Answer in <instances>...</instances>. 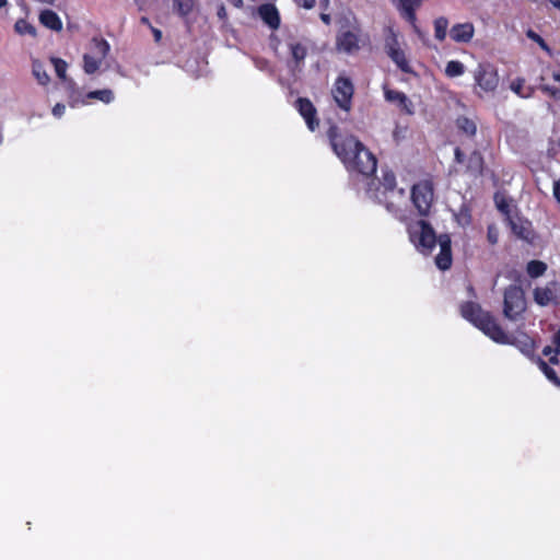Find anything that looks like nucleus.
<instances>
[{"instance_id":"bb28decb","label":"nucleus","mask_w":560,"mask_h":560,"mask_svg":"<svg viewBox=\"0 0 560 560\" xmlns=\"http://www.w3.org/2000/svg\"><path fill=\"white\" fill-rule=\"evenodd\" d=\"M465 73V66L458 60H451L446 63L445 74L448 78H455Z\"/></svg>"},{"instance_id":"dca6fc26","label":"nucleus","mask_w":560,"mask_h":560,"mask_svg":"<svg viewBox=\"0 0 560 560\" xmlns=\"http://www.w3.org/2000/svg\"><path fill=\"white\" fill-rule=\"evenodd\" d=\"M475 34L472 23H457L451 27L450 36L456 43H469Z\"/></svg>"},{"instance_id":"de8ad7c7","label":"nucleus","mask_w":560,"mask_h":560,"mask_svg":"<svg viewBox=\"0 0 560 560\" xmlns=\"http://www.w3.org/2000/svg\"><path fill=\"white\" fill-rule=\"evenodd\" d=\"M140 23L148 26L149 28H151L153 25L151 24L150 20L148 16H141L140 18Z\"/></svg>"},{"instance_id":"c756f323","label":"nucleus","mask_w":560,"mask_h":560,"mask_svg":"<svg viewBox=\"0 0 560 560\" xmlns=\"http://www.w3.org/2000/svg\"><path fill=\"white\" fill-rule=\"evenodd\" d=\"M14 30L16 33H19L20 35H25V34H30L32 36H35L36 35V30L35 27L30 24L26 20L24 19H19L15 24H14Z\"/></svg>"},{"instance_id":"aec40b11","label":"nucleus","mask_w":560,"mask_h":560,"mask_svg":"<svg viewBox=\"0 0 560 560\" xmlns=\"http://www.w3.org/2000/svg\"><path fill=\"white\" fill-rule=\"evenodd\" d=\"M392 61L397 66V68L404 73H413V70L406 57L405 51L400 49L393 50L389 55H387Z\"/></svg>"},{"instance_id":"7ed1b4c3","label":"nucleus","mask_w":560,"mask_h":560,"mask_svg":"<svg viewBox=\"0 0 560 560\" xmlns=\"http://www.w3.org/2000/svg\"><path fill=\"white\" fill-rule=\"evenodd\" d=\"M410 242L416 248L424 254L432 253L436 243H439L440 252L435 257V265L440 270H448L452 267V240L450 234L443 233L436 236L432 225L425 220H418L410 223L407 228Z\"/></svg>"},{"instance_id":"49530a36","label":"nucleus","mask_w":560,"mask_h":560,"mask_svg":"<svg viewBox=\"0 0 560 560\" xmlns=\"http://www.w3.org/2000/svg\"><path fill=\"white\" fill-rule=\"evenodd\" d=\"M228 2L235 7V8H242L243 7V0H228Z\"/></svg>"},{"instance_id":"72a5a7b5","label":"nucleus","mask_w":560,"mask_h":560,"mask_svg":"<svg viewBox=\"0 0 560 560\" xmlns=\"http://www.w3.org/2000/svg\"><path fill=\"white\" fill-rule=\"evenodd\" d=\"M384 48L387 55L393 52V50L400 49L398 37L394 32H390V34L386 37Z\"/></svg>"},{"instance_id":"20e7f679","label":"nucleus","mask_w":560,"mask_h":560,"mask_svg":"<svg viewBox=\"0 0 560 560\" xmlns=\"http://www.w3.org/2000/svg\"><path fill=\"white\" fill-rule=\"evenodd\" d=\"M380 186V201L389 212H400L401 206L406 202V190L397 187L396 175L392 170L382 171Z\"/></svg>"},{"instance_id":"2f4dec72","label":"nucleus","mask_w":560,"mask_h":560,"mask_svg":"<svg viewBox=\"0 0 560 560\" xmlns=\"http://www.w3.org/2000/svg\"><path fill=\"white\" fill-rule=\"evenodd\" d=\"M92 43L98 58L103 60L109 51V44L104 38H93Z\"/></svg>"},{"instance_id":"4be33fe9","label":"nucleus","mask_w":560,"mask_h":560,"mask_svg":"<svg viewBox=\"0 0 560 560\" xmlns=\"http://www.w3.org/2000/svg\"><path fill=\"white\" fill-rule=\"evenodd\" d=\"M457 128L468 137H474L477 132V126L474 120L466 116H459L456 119Z\"/></svg>"},{"instance_id":"f257e3e1","label":"nucleus","mask_w":560,"mask_h":560,"mask_svg":"<svg viewBox=\"0 0 560 560\" xmlns=\"http://www.w3.org/2000/svg\"><path fill=\"white\" fill-rule=\"evenodd\" d=\"M327 136L334 153L349 173L372 177L377 170L376 156L353 135L331 126Z\"/></svg>"},{"instance_id":"6e6552de","label":"nucleus","mask_w":560,"mask_h":560,"mask_svg":"<svg viewBox=\"0 0 560 560\" xmlns=\"http://www.w3.org/2000/svg\"><path fill=\"white\" fill-rule=\"evenodd\" d=\"M454 160L457 164L463 165V173L472 178L483 175L485 159L479 150H474L466 155L459 147L454 150Z\"/></svg>"},{"instance_id":"6ab92c4d","label":"nucleus","mask_w":560,"mask_h":560,"mask_svg":"<svg viewBox=\"0 0 560 560\" xmlns=\"http://www.w3.org/2000/svg\"><path fill=\"white\" fill-rule=\"evenodd\" d=\"M39 22L51 31L59 32L62 30V22L58 14L52 10H44L39 14Z\"/></svg>"},{"instance_id":"b1692460","label":"nucleus","mask_w":560,"mask_h":560,"mask_svg":"<svg viewBox=\"0 0 560 560\" xmlns=\"http://www.w3.org/2000/svg\"><path fill=\"white\" fill-rule=\"evenodd\" d=\"M448 20L445 16H440L434 20V37L439 42H443L447 35Z\"/></svg>"},{"instance_id":"9d476101","label":"nucleus","mask_w":560,"mask_h":560,"mask_svg":"<svg viewBox=\"0 0 560 560\" xmlns=\"http://www.w3.org/2000/svg\"><path fill=\"white\" fill-rule=\"evenodd\" d=\"M353 94L354 85L351 79L346 75H338L331 89V95L338 107L345 112H350Z\"/></svg>"},{"instance_id":"e433bc0d","label":"nucleus","mask_w":560,"mask_h":560,"mask_svg":"<svg viewBox=\"0 0 560 560\" xmlns=\"http://www.w3.org/2000/svg\"><path fill=\"white\" fill-rule=\"evenodd\" d=\"M539 90L545 93L546 95H548L550 98H552L553 101H560V89L559 88H556V86H551V85H548V84H542L539 86Z\"/></svg>"},{"instance_id":"c9c22d12","label":"nucleus","mask_w":560,"mask_h":560,"mask_svg":"<svg viewBox=\"0 0 560 560\" xmlns=\"http://www.w3.org/2000/svg\"><path fill=\"white\" fill-rule=\"evenodd\" d=\"M33 73L38 80V82L43 85H46L50 80L49 75L46 73V71L43 69L40 65L33 66Z\"/></svg>"},{"instance_id":"1a4fd4ad","label":"nucleus","mask_w":560,"mask_h":560,"mask_svg":"<svg viewBox=\"0 0 560 560\" xmlns=\"http://www.w3.org/2000/svg\"><path fill=\"white\" fill-rule=\"evenodd\" d=\"M474 80L477 88L483 93H493L500 82L498 69L490 62H480L474 70Z\"/></svg>"},{"instance_id":"09e8293b","label":"nucleus","mask_w":560,"mask_h":560,"mask_svg":"<svg viewBox=\"0 0 560 560\" xmlns=\"http://www.w3.org/2000/svg\"><path fill=\"white\" fill-rule=\"evenodd\" d=\"M320 7L324 10H327L329 7V0H319Z\"/></svg>"},{"instance_id":"39448f33","label":"nucleus","mask_w":560,"mask_h":560,"mask_svg":"<svg viewBox=\"0 0 560 560\" xmlns=\"http://www.w3.org/2000/svg\"><path fill=\"white\" fill-rule=\"evenodd\" d=\"M527 308L524 290L516 284L508 285L503 291V316L516 322L522 318Z\"/></svg>"},{"instance_id":"473e14b6","label":"nucleus","mask_w":560,"mask_h":560,"mask_svg":"<svg viewBox=\"0 0 560 560\" xmlns=\"http://www.w3.org/2000/svg\"><path fill=\"white\" fill-rule=\"evenodd\" d=\"M553 347V355L549 358V362L551 364H558L559 363V354H560V329L557 330L552 336L551 345Z\"/></svg>"},{"instance_id":"3c124183","label":"nucleus","mask_w":560,"mask_h":560,"mask_svg":"<svg viewBox=\"0 0 560 560\" xmlns=\"http://www.w3.org/2000/svg\"><path fill=\"white\" fill-rule=\"evenodd\" d=\"M467 290H468L469 295H472V296L475 295V289H474V287L471 284H469L467 287Z\"/></svg>"},{"instance_id":"f3484780","label":"nucleus","mask_w":560,"mask_h":560,"mask_svg":"<svg viewBox=\"0 0 560 560\" xmlns=\"http://www.w3.org/2000/svg\"><path fill=\"white\" fill-rule=\"evenodd\" d=\"M384 96L387 102L396 103L401 110L412 114L411 102L404 92L397 90L385 89Z\"/></svg>"},{"instance_id":"8fccbe9b","label":"nucleus","mask_w":560,"mask_h":560,"mask_svg":"<svg viewBox=\"0 0 560 560\" xmlns=\"http://www.w3.org/2000/svg\"><path fill=\"white\" fill-rule=\"evenodd\" d=\"M552 78H553L555 81L560 82V70L553 72Z\"/></svg>"},{"instance_id":"a19ab883","label":"nucleus","mask_w":560,"mask_h":560,"mask_svg":"<svg viewBox=\"0 0 560 560\" xmlns=\"http://www.w3.org/2000/svg\"><path fill=\"white\" fill-rule=\"evenodd\" d=\"M65 109H66V106L63 104H60V103H57L54 107H52V114L55 117H61L65 113Z\"/></svg>"},{"instance_id":"7c9ffc66","label":"nucleus","mask_w":560,"mask_h":560,"mask_svg":"<svg viewBox=\"0 0 560 560\" xmlns=\"http://www.w3.org/2000/svg\"><path fill=\"white\" fill-rule=\"evenodd\" d=\"M51 62L55 67L57 77L60 80L66 81L67 80V68H68L67 62L63 59L57 58V57H52Z\"/></svg>"},{"instance_id":"423d86ee","label":"nucleus","mask_w":560,"mask_h":560,"mask_svg":"<svg viewBox=\"0 0 560 560\" xmlns=\"http://www.w3.org/2000/svg\"><path fill=\"white\" fill-rule=\"evenodd\" d=\"M363 31L354 23L349 26H341L336 35V50L347 55H354L361 49Z\"/></svg>"},{"instance_id":"a18cd8bd","label":"nucleus","mask_w":560,"mask_h":560,"mask_svg":"<svg viewBox=\"0 0 560 560\" xmlns=\"http://www.w3.org/2000/svg\"><path fill=\"white\" fill-rule=\"evenodd\" d=\"M320 20H322L326 25H329V24H330V22H331L330 14L322 12V13H320Z\"/></svg>"},{"instance_id":"4c0bfd02","label":"nucleus","mask_w":560,"mask_h":560,"mask_svg":"<svg viewBox=\"0 0 560 560\" xmlns=\"http://www.w3.org/2000/svg\"><path fill=\"white\" fill-rule=\"evenodd\" d=\"M497 208L501 213H503L506 217V221H509V217H512L510 214V206L509 202L505 199H501L497 201Z\"/></svg>"},{"instance_id":"2eb2a0df","label":"nucleus","mask_w":560,"mask_h":560,"mask_svg":"<svg viewBox=\"0 0 560 560\" xmlns=\"http://www.w3.org/2000/svg\"><path fill=\"white\" fill-rule=\"evenodd\" d=\"M257 13L262 22L271 30H278L280 27V13L275 4L264 3L258 7Z\"/></svg>"},{"instance_id":"c85d7f7f","label":"nucleus","mask_w":560,"mask_h":560,"mask_svg":"<svg viewBox=\"0 0 560 560\" xmlns=\"http://www.w3.org/2000/svg\"><path fill=\"white\" fill-rule=\"evenodd\" d=\"M86 97L88 98H96V100L102 101L103 103L108 104L114 100V94H113L112 90L104 89V90L92 91V92L88 93Z\"/></svg>"},{"instance_id":"5701e85b","label":"nucleus","mask_w":560,"mask_h":560,"mask_svg":"<svg viewBox=\"0 0 560 560\" xmlns=\"http://www.w3.org/2000/svg\"><path fill=\"white\" fill-rule=\"evenodd\" d=\"M547 268L546 262L534 259L527 262L526 272L530 278L536 279L541 277L547 271Z\"/></svg>"},{"instance_id":"f8f14e48","label":"nucleus","mask_w":560,"mask_h":560,"mask_svg":"<svg viewBox=\"0 0 560 560\" xmlns=\"http://www.w3.org/2000/svg\"><path fill=\"white\" fill-rule=\"evenodd\" d=\"M400 16L406 20L415 31H418L416 11L420 8L422 0H390Z\"/></svg>"},{"instance_id":"58836bf2","label":"nucleus","mask_w":560,"mask_h":560,"mask_svg":"<svg viewBox=\"0 0 560 560\" xmlns=\"http://www.w3.org/2000/svg\"><path fill=\"white\" fill-rule=\"evenodd\" d=\"M487 238L491 245H494L498 243V231L494 226H492V225L488 226Z\"/></svg>"},{"instance_id":"0eeeda50","label":"nucleus","mask_w":560,"mask_h":560,"mask_svg":"<svg viewBox=\"0 0 560 560\" xmlns=\"http://www.w3.org/2000/svg\"><path fill=\"white\" fill-rule=\"evenodd\" d=\"M434 188L431 180L424 179L411 188V201L420 217H429L432 208Z\"/></svg>"},{"instance_id":"a878e982","label":"nucleus","mask_w":560,"mask_h":560,"mask_svg":"<svg viewBox=\"0 0 560 560\" xmlns=\"http://www.w3.org/2000/svg\"><path fill=\"white\" fill-rule=\"evenodd\" d=\"M194 8V0H173V10L180 16H187Z\"/></svg>"},{"instance_id":"9b49d317","label":"nucleus","mask_w":560,"mask_h":560,"mask_svg":"<svg viewBox=\"0 0 560 560\" xmlns=\"http://www.w3.org/2000/svg\"><path fill=\"white\" fill-rule=\"evenodd\" d=\"M533 298L539 306L560 305V282L551 280L544 287H536L533 291Z\"/></svg>"},{"instance_id":"79ce46f5","label":"nucleus","mask_w":560,"mask_h":560,"mask_svg":"<svg viewBox=\"0 0 560 560\" xmlns=\"http://www.w3.org/2000/svg\"><path fill=\"white\" fill-rule=\"evenodd\" d=\"M553 196L560 203V178L553 183Z\"/></svg>"},{"instance_id":"393cba45","label":"nucleus","mask_w":560,"mask_h":560,"mask_svg":"<svg viewBox=\"0 0 560 560\" xmlns=\"http://www.w3.org/2000/svg\"><path fill=\"white\" fill-rule=\"evenodd\" d=\"M536 362L538 363L539 369L545 374V376L555 385L560 386V377L557 372L550 368L541 358H537Z\"/></svg>"},{"instance_id":"f704fd0d","label":"nucleus","mask_w":560,"mask_h":560,"mask_svg":"<svg viewBox=\"0 0 560 560\" xmlns=\"http://www.w3.org/2000/svg\"><path fill=\"white\" fill-rule=\"evenodd\" d=\"M527 37L529 39H532L533 42L537 43L538 46L547 51L548 54H551V49L549 47V45L546 43V40L539 35L537 34L536 32L529 30L527 33H526Z\"/></svg>"},{"instance_id":"c03bdc74","label":"nucleus","mask_w":560,"mask_h":560,"mask_svg":"<svg viewBox=\"0 0 560 560\" xmlns=\"http://www.w3.org/2000/svg\"><path fill=\"white\" fill-rule=\"evenodd\" d=\"M542 354L546 355V357H551L553 355V347L552 346H546L544 349H542Z\"/></svg>"},{"instance_id":"f03ea898","label":"nucleus","mask_w":560,"mask_h":560,"mask_svg":"<svg viewBox=\"0 0 560 560\" xmlns=\"http://www.w3.org/2000/svg\"><path fill=\"white\" fill-rule=\"evenodd\" d=\"M459 313L463 318L481 330L491 340L501 345H511L517 348L524 355L533 359L536 350L535 340L527 334L510 336L505 332L497 318L485 311L477 302L467 301L459 305Z\"/></svg>"},{"instance_id":"cd10ccee","label":"nucleus","mask_w":560,"mask_h":560,"mask_svg":"<svg viewBox=\"0 0 560 560\" xmlns=\"http://www.w3.org/2000/svg\"><path fill=\"white\" fill-rule=\"evenodd\" d=\"M101 62H102L101 58H95L93 56L85 54L83 56V69L85 71V73L93 74L95 71L98 70Z\"/></svg>"},{"instance_id":"ddd939ff","label":"nucleus","mask_w":560,"mask_h":560,"mask_svg":"<svg viewBox=\"0 0 560 560\" xmlns=\"http://www.w3.org/2000/svg\"><path fill=\"white\" fill-rule=\"evenodd\" d=\"M296 109L304 118L310 130L314 131L319 126L317 110L313 103L306 97H299L295 102Z\"/></svg>"},{"instance_id":"a211bd4d","label":"nucleus","mask_w":560,"mask_h":560,"mask_svg":"<svg viewBox=\"0 0 560 560\" xmlns=\"http://www.w3.org/2000/svg\"><path fill=\"white\" fill-rule=\"evenodd\" d=\"M290 55L292 58V62L294 68L300 69L304 65V60L307 56V48L303 44L299 42H290L288 44Z\"/></svg>"},{"instance_id":"603ef678","label":"nucleus","mask_w":560,"mask_h":560,"mask_svg":"<svg viewBox=\"0 0 560 560\" xmlns=\"http://www.w3.org/2000/svg\"><path fill=\"white\" fill-rule=\"evenodd\" d=\"M8 4V0H0V9Z\"/></svg>"},{"instance_id":"4468645a","label":"nucleus","mask_w":560,"mask_h":560,"mask_svg":"<svg viewBox=\"0 0 560 560\" xmlns=\"http://www.w3.org/2000/svg\"><path fill=\"white\" fill-rule=\"evenodd\" d=\"M508 224L516 237L525 241L533 238L532 223L527 219L520 215L509 217Z\"/></svg>"},{"instance_id":"37998d69","label":"nucleus","mask_w":560,"mask_h":560,"mask_svg":"<svg viewBox=\"0 0 560 560\" xmlns=\"http://www.w3.org/2000/svg\"><path fill=\"white\" fill-rule=\"evenodd\" d=\"M150 30H151L152 35L154 37V42L159 44L161 42V39H162V32H161V30H159V28H156L154 26H152Z\"/></svg>"},{"instance_id":"412c9836","label":"nucleus","mask_w":560,"mask_h":560,"mask_svg":"<svg viewBox=\"0 0 560 560\" xmlns=\"http://www.w3.org/2000/svg\"><path fill=\"white\" fill-rule=\"evenodd\" d=\"M511 90L523 98H528L534 94V88L526 85L524 78H516L511 82Z\"/></svg>"},{"instance_id":"ea45409f","label":"nucleus","mask_w":560,"mask_h":560,"mask_svg":"<svg viewBox=\"0 0 560 560\" xmlns=\"http://www.w3.org/2000/svg\"><path fill=\"white\" fill-rule=\"evenodd\" d=\"M298 5L311 10L314 8L316 0H295Z\"/></svg>"}]
</instances>
